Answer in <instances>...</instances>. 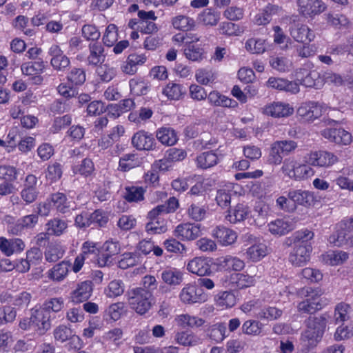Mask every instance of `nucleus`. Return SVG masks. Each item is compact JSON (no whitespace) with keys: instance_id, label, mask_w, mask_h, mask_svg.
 <instances>
[{"instance_id":"1","label":"nucleus","mask_w":353,"mask_h":353,"mask_svg":"<svg viewBox=\"0 0 353 353\" xmlns=\"http://www.w3.org/2000/svg\"><path fill=\"white\" fill-rule=\"evenodd\" d=\"M323 292L319 288L305 287L298 291V295L305 299L298 304L299 312L312 314L321 310L327 303L325 300L321 297Z\"/></svg>"},{"instance_id":"2","label":"nucleus","mask_w":353,"mask_h":353,"mask_svg":"<svg viewBox=\"0 0 353 353\" xmlns=\"http://www.w3.org/2000/svg\"><path fill=\"white\" fill-rule=\"evenodd\" d=\"M330 316L324 313L319 316H310L305 320L306 330L302 339L310 345L316 344L323 336Z\"/></svg>"},{"instance_id":"3","label":"nucleus","mask_w":353,"mask_h":353,"mask_svg":"<svg viewBox=\"0 0 353 353\" xmlns=\"http://www.w3.org/2000/svg\"><path fill=\"white\" fill-rule=\"evenodd\" d=\"M126 296L130 307L141 315L147 313L154 303L153 294L141 288L129 290Z\"/></svg>"},{"instance_id":"4","label":"nucleus","mask_w":353,"mask_h":353,"mask_svg":"<svg viewBox=\"0 0 353 353\" xmlns=\"http://www.w3.org/2000/svg\"><path fill=\"white\" fill-rule=\"evenodd\" d=\"M298 144L293 140H280L274 141L270 147L268 161L270 164L280 165L283 157L292 154Z\"/></svg>"},{"instance_id":"5","label":"nucleus","mask_w":353,"mask_h":353,"mask_svg":"<svg viewBox=\"0 0 353 353\" xmlns=\"http://www.w3.org/2000/svg\"><path fill=\"white\" fill-rule=\"evenodd\" d=\"M132 146L139 151H154L158 149V143L154 136L145 130L134 133L131 139Z\"/></svg>"},{"instance_id":"6","label":"nucleus","mask_w":353,"mask_h":353,"mask_svg":"<svg viewBox=\"0 0 353 353\" xmlns=\"http://www.w3.org/2000/svg\"><path fill=\"white\" fill-rule=\"evenodd\" d=\"M299 13L304 17H312L323 12L325 4L321 0H297Z\"/></svg>"},{"instance_id":"7","label":"nucleus","mask_w":353,"mask_h":353,"mask_svg":"<svg viewBox=\"0 0 353 353\" xmlns=\"http://www.w3.org/2000/svg\"><path fill=\"white\" fill-rule=\"evenodd\" d=\"M179 299L185 304H194L204 302L206 296L203 294L201 289L195 285L188 283L181 290Z\"/></svg>"},{"instance_id":"8","label":"nucleus","mask_w":353,"mask_h":353,"mask_svg":"<svg viewBox=\"0 0 353 353\" xmlns=\"http://www.w3.org/2000/svg\"><path fill=\"white\" fill-rule=\"evenodd\" d=\"M337 161L336 156L325 150L312 152L307 158L309 165L318 167H330Z\"/></svg>"},{"instance_id":"9","label":"nucleus","mask_w":353,"mask_h":353,"mask_svg":"<svg viewBox=\"0 0 353 353\" xmlns=\"http://www.w3.org/2000/svg\"><path fill=\"white\" fill-rule=\"evenodd\" d=\"M297 114L305 122H312L322 115V108L316 102L302 103L297 110Z\"/></svg>"},{"instance_id":"10","label":"nucleus","mask_w":353,"mask_h":353,"mask_svg":"<svg viewBox=\"0 0 353 353\" xmlns=\"http://www.w3.org/2000/svg\"><path fill=\"white\" fill-rule=\"evenodd\" d=\"M50 314L45 310H32V319H33V330L37 332L39 335H43L51 327Z\"/></svg>"},{"instance_id":"11","label":"nucleus","mask_w":353,"mask_h":353,"mask_svg":"<svg viewBox=\"0 0 353 353\" xmlns=\"http://www.w3.org/2000/svg\"><path fill=\"white\" fill-rule=\"evenodd\" d=\"M201 234L200 225L190 223H181L174 230L175 236L181 240L192 241Z\"/></svg>"},{"instance_id":"12","label":"nucleus","mask_w":353,"mask_h":353,"mask_svg":"<svg viewBox=\"0 0 353 353\" xmlns=\"http://www.w3.org/2000/svg\"><path fill=\"white\" fill-rule=\"evenodd\" d=\"M290 34L296 41L303 44H308L315 37L314 32L306 25L301 23L292 24Z\"/></svg>"},{"instance_id":"13","label":"nucleus","mask_w":353,"mask_h":353,"mask_svg":"<svg viewBox=\"0 0 353 353\" xmlns=\"http://www.w3.org/2000/svg\"><path fill=\"white\" fill-rule=\"evenodd\" d=\"M212 261L209 258L195 257L187 265V269L192 274H197L200 276L209 275L211 271Z\"/></svg>"},{"instance_id":"14","label":"nucleus","mask_w":353,"mask_h":353,"mask_svg":"<svg viewBox=\"0 0 353 353\" xmlns=\"http://www.w3.org/2000/svg\"><path fill=\"white\" fill-rule=\"evenodd\" d=\"M214 264L220 271H241L245 267L243 260L231 255H226L216 259Z\"/></svg>"},{"instance_id":"15","label":"nucleus","mask_w":353,"mask_h":353,"mask_svg":"<svg viewBox=\"0 0 353 353\" xmlns=\"http://www.w3.org/2000/svg\"><path fill=\"white\" fill-rule=\"evenodd\" d=\"M321 134L337 144L347 145L351 142V134L343 128H325L321 132Z\"/></svg>"},{"instance_id":"16","label":"nucleus","mask_w":353,"mask_h":353,"mask_svg":"<svg viewBox=\"0 0 353 353\" xmlns=\"http://www.w3.org/2000/svg\"><path fill=\"white\" fill-rule=\"evenodd\" d=\"M92 292V283L85 281L77 285V288L70 293V299L75 304L86 301Z\"/></svg>"},{"instance_id":"17","label":"nucleus","mask_w":353,"mask_h":353,"mask_svg":"<svg viewBox=\"0 0 353 353\" xmlns=\"http://www.w3.org/2000/svg\"><path fill=\"white\" fill-rule=\"evenodd\" d=\"M26 247L24 241L19 238L8 239L0 237V250L6 255L10 256L14 253H19L24 250Z\"/></svg>"},{"instance_id":"18","label":"nucleus","mask_w":353,"mask_h":353,"mask_svg":"<svg viewBox=\"0 0 353 353\" xmlns=\"http://www.w3.org/2000/svg\"><path fill=\"white\" fill-rule=\"evenodd\" d=\"M263 112L273 117H286L293 114L294 109L288 103L273 102L265 105Z\"/></svg>"},{"instance_id":"19","label":"nucleus","mask_w":353,"mask_h":353,"mask_svg":"<svg viewBox=\"0 0 353 353\" xmlns=\"http://www.w3.org/2000/svg\"><path fill=\"white\" fill-rule=\"evenodd\" d=\"M288 197L292 204L309 207L314 204V197L312 192L302 190H292L288 193Z\"/></svg>"},{"instance_id":"20","label":"nucleus","mask_w":353,"mask_h":353,"mask_svg":"<svg viewBox=\"0 0 353 353\" xmlns=\"http://www.w3.org/2000/svg\"><path fill=\"white\" fill-rule=\"evenodd\" d=\"M212 235L223 245L232 244L237 238L236 233L234 231L222 225L216 227L213 230Z\"/></svg>"},{"instance_id":"21","label":"nucleus","mask_w":353,"mask_h":353,"mask_svg":"<svg viewBox=\"0 0 353 353\" xmlns=\"http://www.w3.org/2000/svg\"><path fill=\"white\" fill-rule=\"evenodd\" d=\"M267 83L269 87L279 90H284L292 93L299 92V86L297 83L290 81L285 79L270 77Z\"/></svg>"},{"instance_id":"22","label":"nucleus","mask_w":353,"mask_h":353,"mask_svg":"<svg viewBox=\"0 0 353 353\" xmlns=\"http://www.w3.org/2000/svg\"><path fill=\"white\" fill-rule=\"evenodd\" d=\"M155 137L164 145H174L178 141L176 131L170 127H161L155 132Z\"/></svg>"},{"instance_id":"23","label":"nucleus","mask_w":353,"mask_h":353,"mask_svg":"<svg viewBox=\"0 0 353 353\" xmlns=\"http://www.w3.org/2000/svg\"><path fill=\"white\" fill-rule=\"evenodd\" d=\"M161 277L164 283L174 288L182 283L183 273L176 268L166 269L161 272Z\"/></svg>"},{"instance_id":"24","label":"nucleus","mask_w":353,"mask_h":353,"mask_svg":"<svg viewBox=\"0 0 353 353\" xmlns=\"http://www.w3.org/2000/svg\"><path fill=\"white\" fill-rule=\"evenodd\" d=\"M281 8L276 5L269 3L254 17V23L258 26H264L270 22L272 16L279 14Z\"/></svg>"},{"instance_id":"25","label":"nucleus","mask_w":353,"mask_h":353,"mask_svg":"<svg viewBox=\"0 0 353 353\" xmlns=\"http://www.w3.org/2000/svg\"><path fill=\"white\" fill-rule=\"evenodd\" d=\"M250 213L249 207L243 203L237 204L234 208L228 210L225 219L231 223H236L244 221Z\"/></svg>"},{"instance_id":"26","label":"nucleus","mask_w":353,"mask_h":353,"mask_svg":"<svg viewBox=\"0 0 353 353\" xmlns=\"http://www.w3.org/2000/svg\"><path fill=\"white\" fill-rule=\"evenodd\" d=\"M90 54L87 58L89 65H97L105 60L104 49L100 42H90L88 46Z\"/></svg>"},{"instance_id":"27","label":"nucleus","mask_w":353,"mask_h":353,"mask_svg":"<svg viewBox=\"0 0 353 353\" xmlns=\"http://www.w3.org/2000/svg\"><path fill=\"white\" fill-rule=\"evenodd\" d=\"M48 198L52 206H54L59 212L65 214L70 211L71 208L70 202L68 201L65 194L58 192L51 194Z\"/></svg>"},{"instance_id":"28","label":"nucleus","mask_w":353,"mask_h":353,"mask_svg":"<svg viewBox=\"0 0 353 353\" xmlns=\"http://www.w3.org/2000/svg\"><path fill=\"white\" fill-rule=\"evenodd\" d=\"M69 267L68 262L61 261L48 271V279L57 282L63 281L68 274Z\"/></svg>"},{"instance_id":"29","label":"nucleus","mask_w":353,"mask_h":353,"mask_svg":"<svg viewBox=\"0 0 353 353\" xmlns=\"http://www.w3.org/2000/svg\"><path fill=\"white\" fill-rule=\"evenodd\" d=\"M218 162L219 157L213 151L202 152L196 158V166L203 170L210 168L216 165Z\"/></svg>"},{"instance_id":"30","label":"nucleus","mask_w":353,"mask_h":353,"mask_svg":"<svg viewBox=\"0 0 353 353\" xmlns=\"http://www.w3.org/2000/svg\"><path fill=\"white\" fill-rule=\"evenodd\" d=\"M162 92L170 100H179L186 94L187 89L181 84L169 82Z\"/></svg>"},{"instance_id":"31","label":"nucleus","mask_w":353,"mask_h":353,"mask_svg":"<svg viewBox=\"0 0 353 353\" xmlns=\"http://www.w3.org/2000/svg\"><path fill=\"white\" fill-rule=\"evenodd\" d=\"M314 238V232L305 229L294 232L290 238V244L293 243L294 246H306L312 245L311 241Z\"/></svg>"},{"instance_id":"32","label":"nucleus","mask_w":353,"mask_h":353,"mask_svg":"<svg viewBox=\"0 0 353 353\" xmlns=\"http://www.w3.org/2000/svg\"><path fill=\"white\" fill-rule=\"evenodd\" d=\"M141 161L138 157L137 154L128 153L123 154L119 159V167L123 172H127L130 170L138 167L141 165Z\"/></svg>"},{"instance_id":"33","label":"nucleus","mask_w":353,"mask_h":353,"mask_svg":"<svg viewBox=\"0 0 353 353\" xmlns=\"http://www.w3.org/2000/svg\"><path fill=\"white\" fill-rule=\"evenodd\" d=\"M268 227L272 234L280 236L285 235L293 230L292 223L285 219H276L269 223Z\"/></svg>"},{"instance_id":"34","label":"nucleus","mask_w":353,"mask_h":353,"mask_svg":"<svg viewBox=\"0 0 353 353\" xmlns=\"http://www.w3.org/2000/svg\"><path fill=\"white\" fill-rule=\"evenodd\" d=\"M301 83L307 88L320 89L323 86V79L321 74L314 70L301 79Z\"/></svg>"},{"instance_id":"35","label":"nucleus","mask_w":353,"mask_h":353,"mask_svg":"<svg viewBox=\"0 0 353 353\" xmlns=\"http://www.w3.org/2000/svg\"><path fill=\"white\" fill-rule=\"evenodd\" d=\"M174 339L179 344L183 346H195L201 343L198 336L188 331L177 332Z\"/></svg>"},{"instance_id":"36","label":"nucleus","mask_w":353,"mask_h":353,"mask_svg":"<svg viewBox=\"0 0 353 353\" xmlns=\"http://www.w3.org/2000/svg\"><path fill=\"white\" fill-rule=\"evenodd\" d=\"M263 327V323L259 321L249 319L243 323L241 329L242 333L246 335L257 336L261 334Z\"/></svg>"},{"instance_id":"37","label":"nucleus","mask_w":353,"mask_h":353,"mask_svg":"<svg viewBox=\"0 0 353 353\" xmlns=\"http://www.w3.org/2000/svg\"><path fill=\"white\" fill-rule=\"evenodd\" d=\"M325 16L327 23L336 28H347L351 25L348 18L343 14L327 13Z\"/></svg>"},{"instance_id":"38","label":"nucleus","mask_w":353,"mask_h":353,"mask_svg":"<svg viewBox=\"0 0 353 353\" xmlns=\"http://www.w3.org/2000/svg\"><path fill=\"white\" fill-rule=\"evenodd\" d=\"M48 234L54 236L61 235L68 228L67 222L59 218H54L49 220L46 225Z\"/></svg>"},{"instance_id":"39","label":"nucleus","mask_w":353,"mask_h":353,"mask_svg":"<svg viewBox=\"0 0 353 353\" xmlns=\"http://www.w3.org/2000/svg\"><path fill=\"white\" fill-rule=\"evenodd\" d=\"M141 263V256L139 252H125L122 254V258L119 261V267L125 270Z\"/></svg>"},{"instance_id":"40","label":"nucleus","mask_w":353,"mask_h":353,"mask_svg":"<svg viewBox=\"0 0 353 353\" xmlns=\"http://www.w3.org/2000/svg\"><path fill=\"white\" fill-rule=\"evenodd\" d=\"M172 24L175 29L188 32L195 26V21L187 16L179 15L172 18Z\"/></svg>"},{"instance_id":"41","label":"nucleus","mask_w":353,"mask_h":353,"mask_svg":"<svg viewBox=\"0 0 353 353\" xmlns=\"http://www.w3.org/2000/svg\"><path fill=\"white\" fill-rule=\"evenodd\" d=\"M208 206L192 203L188 209V214L190 219L195 221L203 220L207 214Z\"/></svg>"},{"instance_id":"42","label":"nucleus","mask_w":353,"mask_h":353,"mask_svg":"<svg viewBox=\"0 0 353 353\" xmlns=\"http://www.w3.org/2000/svg\"><path fill=\"white\" fill-rule=\"evenodd\" d=\"M65 253V250L59 244H52L45 251V259L50 263H54L61 259Z\"/></svg>"},{"instance_id":"43","label":"nucleus","mask_w":353,"mask_h":353,"mask_svg":"<svg viewBox=\"0 0 353 353\" xmlns=\"http://www.w3.org/2000/svg\"><path fill=\"white\" fill-rule=\"evenodd\" d=\"M226 326L224 323L214 324L208 330V336L216 343L221 342L225 338Z\"/></svg>"},{"instance_id":"44","label":"nucleus","mask_w":353,"mask_h":353,"mask_svg":"<svg viewBox=\"0 0 353 353\" xmlns=\"http://www.w3.org/2000/svg\"><path fill=\"white\" fill-rule=\"evenodd\" d=\"M269 63L273 69L280 72L289 71L292 65V63L286 57L279 56L270 57Z\"/></svg>"},{"instance_id":"45","label":"nucleus","mask_w":353,"mask_h":353,"mask_svg":"<svg viewBox=\"0 0 353 353\" xmlns=\"http://www.w3.org/2000/svg\"><path fill=\"white\" fill-rule=\"evenodd\" d=\"M231 281L239 289L249 288L254 285L253 276L243 273H236L231 276Z\"/></svg>"},{"instance_id":"46","label":"nucleus","mask_w":353,"mask_h":353,"mask_svg":"<svg viewBox=\"0 0 353 353\" xmlns=\"http://www.w3.org/2000/svg\"><path fill=\"white\" fill-rule=\"evenodd\" d=\"M129 85L132 94L137 96L145 95L148 93L150 86L148 83L139 78H134L130 80Z\"/></svg>"},{"instance_id":"47","label":"nucleus","mask_w":353,"mask_h":353,"mask_svg":"<svg viewBox=\"0 0 353 353\" xmlns=\"http://www.w3.org/2000/svg\"><path fill=\"white\" fill-rule=\"evenodd\" d=\"M17 316V310L11 305L0 307V326L11 323L14 321Z\"/></svg>"},{"instance_id":"48","label":"nucleus","mask_w":353,"mask_h":353,"mask_svg":"<svg viewBox=\"0 0 353 353\" xmlns=\"http://www.w3.org/2000/svg\"><path fill=\"white\" fill-rule=\"evenodd\" d=\"M44 68L45 63L42 60L26 63L21 65L22 73L26 76L41 74L43 72Z\"/></svg>"},{"instance_id":"49","label":"nucleus","mask_w":353,"mask_h":353,"mask_svg":"<svg viewBox=\"0 0 353 353\" xmlns=\"http://www.w3.org/2000/svg\"><path fill=\"white\" fill-rule=\"evenodd\" d=\"M246 254L252 261H258L267 254V247L263 243H256L247 250Z\"/></svg>"},{"instance_id":"50","label":"nucleus","mask_w":353,"mask_h":353,"mask_svg":"<svg viewBox=\"0 0 353 353\" xmlns=\"http://www.w3.org/2000/svg\"><path fill=\"white\" fill-rule=\"evenodd\" d=\"M283 311L276 307H267L261 309L256 315L259 319L268 321L276 320L281 316Z\"/></svg>"},{"instance_id":"51","label":"nucleus","mask_w":353,"mask_h":353,"mask_svg":"<svg viewBox=\"0 0 353 353\" xmlns=\"http://www.w3.org/2000/svg\"><path fill=\"white\" fill-rule=\"evenodd\" d=\"M145 190L142 187H128L125 188L124 198L128 202H138L143 201Z\"/></svg>"},{"instance_id":"52","label":"nucleus","mask_w":353,"mask_h":353,"mask_svg":"<svg viewBox=\"0 0 353 353\" xmlns=\"http://www.w3.org/2000/svg\"><path fill=\"white\" fill-rule=\"evenodd\" d=\"M184 54L187 59L193 61H198L203 59L205 52L202 48L197 45L189 44L184 49Z\"/></svg>"},{"instance_id":"53","label":"nucleus","mask_w":353,"mask_h":353,"mask_svg":"<svg viewBox=\"0 0 353 353\" xmlns=\"http://www.w3.org/2000/svg\"><path fill=\"white\" fill-rule=\"evenodd\" d=\"M199 19L206 26H214L218 23L220 19V14L219 12L208 8L199 14Z\"/></svg>"},{"instance_id":"54","label":"nucleus","mask_w":353,"mask_h":353,"mask_svg":"<svg viewBox=\"0 0 353 353\" xmlns=\"http://www.w3.org/2000/svg\"><path fill=\"white\" fill-rule=\"evenodd\" d=\"M125 285L121 280L115 279L110 282L108 289L105 290L107 296L110 298L117 297L123 294Z\"/></svg>"},{"instance_id":"55","label":"nucleus","mask_w":353,"mask_h":353,"mask_svg":"<svg viewBox=\"0 0 353 353\" xmlns=\"http://www.w3.org/2000/svg\"><path fill=\"white\" fill-rule=\"evenodd\" d=\"M216 302L220 307H232L236 304V298L231 292L225 291L217 294Z\"/></svg>"},{"instance_id":"56","label":"nucleus","mask_w":353,"mask_h":353,"mask_svg":"<svg viewBox=\"0 0 353 353\" xmlns=\"http://www.w3.org/2000/svg\"><path fill=\"white\" fill-rule=\"evenodd\" d=\"M63 306L64 302L62 298H51L46 300L41 308L50 314V312H58L61 311Z\"/></svg>"},{"instance_id":"57","label":"nucleus","mask_w":353,"mask_h":353,"mask_svg":"<svg viewBox=\"0 0 353 353\" xmlns=\"http://www.w3.org/2000/svg\"><path fill=\"white\" fill-rule=\"evenodd\" d=\"M245 48L253 54H261L265 50V40L262 39H249L245 43Z\"/></svg>"},{"instance_id":"58","label":"nucleus","mask_w":353,"mask_h":353,"mask_svg":"<svg viewBox=\"0 0 353 353\" xmlns=\"http://www.w3.org/2000/svg\"><path fill=\"white\" fill-rule=\"evenodd\" d=\"M145 230L148 234H161L165 232L167 228L163 219L149 220L145 225Z\"/></svg>"},{"instance_id":"59","label":"nucleus","mask_w":353,"mask_h":353,"mask_svg":"<svg viewBox=\"0 0 353 353\" xmlns=\"http://www.w3.org/2000/svg\"><path fill=\"white\" fill-rule=\"evenodd\" d=\"M85 72L83 68H73L67 76L68 80L76 85H82L85 81Z\"/></svg>"},{"instance_id":"60","label":"nucleus","mask_w":353,"mask_h":353,"mask_svg":"<svg viewBox=\"0 0 353 353\" xmlns=\"http://www.w3.org/2000/svg\"><path fill=\"white\" fill-rule=\"evenodd\" d=\"M118 39L117 27L114 24H110L106 28L103 37V43L108 46H112Z\"/></svg>"},{"instance_id":"61","label":"nucleus","mask_w":353,"mask_h":353,"mask_svg":"<svg viewBox=\"0 0 353 353\" xmlns=\"http://www.w3.org/2000/svg\"><path fill=\"white\" fill-rule=\"evenodd\" d=\"M314 174V170L309 165L299 163L296 170L294 172L292 179L295 181H301Z\"/></svg>"},{"instance_id":"62","label":"nucleus","mask_w":353,"mask_h":353,"mask_svg":"<svg viewBox=\"0 0 353 353\" xmlns=\"http://www.w3.org/2000/svg\"><path fill=\"white\" fill-rule=\"evenodd\" d=\"M82 35L86 39L91 42H99L101 33L97 28L94 25L86 24L82 27Z\"/></svg>"},{"instance_id":"63","label":"nucleus","mask_w":353,"mask_h":353,"mask_svg":"<svg viewBox=\"0 0 353 353\" xmlns=\"http://www.w3.org/2000/svg\"><path fill=\"white\" fill-rule=\"evenodd\" d=\"M282 163L281 172L285 176L292 179L294 172L296 170L299 163L294 157L286 158Z\"/></svg>"},{"instance_id":"64","label":"nucleus","mask_w":353,"mask_h":353,"mask_svg":"<svg viewBox=\"0 0 353 353\" xmlns=\"http://www.w3.org/2000/svg\"><path fill=\"white\" fill-rule=\"evenodd\" d=\"M17 177V171L14 167L10 165H0V179L4 182L10 183L14 181Z\"/></svg>"}]
</instances>
